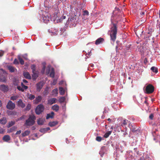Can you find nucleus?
Returning a JSON list of instances; mask_svg holds the SVG:
<instances>
[{
    "instance_id": "nucleus-50",
    "label": "nucleus",
    "mask_w": 160,
    "mask_h": 160,
    "mask_svg": "<svg viewBox=\"0 0 160 160\" xmlns=\"http://www.w3.org/2000/svg\"><path fill=\"white\" fill-rule=\"evenodd\" d=\"M145 158L144 160H151V158L149 157H146L145 156Z\"/></svg>"
},
{
    "instance_id": "nucleus-33",
    "label": "nucleus",
    "mask_w": 160,
    "mask_h": 160,
    "mask_svg": "<svg viewBox=\"0 0 160 160\" xmlns=\"http://www.w3.org/2000/svg\"><path fill=\"white\" fill-rule=\"evenodd\" d=\"M59 93L61 95H63L65 93V91L63 88L62 87H60L59 88Z\"/></svg>"
},
{
    "instance_id": "nucleus-62",
    "label": "nucleus",
    "mask_w": 160,
    "mask_h": 160,
    "mask_svg": "<svg viewBox=\"0 0 160 160\" xmlns=\"http://www.w3.org/2000/svg\"><path fill=\"white\" fill-rule=\"evenodd\" d=\"M19 120H20V119H19V118L17 119V121H19Z\"/></svg>"
},
{
    "instance_id": "nucleus-34",
    "label": "nucleus",
    "mask_w": 160,
    "mask_h": 160,
    "mask_svg": "<svg viewBox=\"0 0 160 160\" xmlns=\"http://www.w3.org/2000/svg\"><path fill=\"white\" fill-rule=\"evenodd\" d=\"M132 128L130 127L131 130L133 132V133L137 132H138V129L137 128L135 127L133 128V126L131 125Z\"/></svg>"
},
{
    "instance_id": "nucleus-64",
    "label": "nucleus",
    "mask_w": 160,
    "mask_h": 160,
    "mask_svg": "<svg viewBox=\"0 0 160 160\" xmlns=\"http://www.w3.org/2000/svg\"><path fill=\"white\" fill-rule=\"evenodd\" d=\"M159 29H160V25H159Z\"/></svg>"
},
{
    "instance_id": "nucleus-37",
    "label": "nucleus",
    "mask_w": 160,
    "mask_h": 160,
    "mask_svg": "<svg viewBox=\"0 0 160 160\" xmlns=\"http://www.w3.org/2000/svg\"><path fill=\"white\" fill-rule=\"evenodd\" d=\"M35 98V97L34 95L32 94H30L28 96V98L31 100H33V99H34Z\"/></svg>"
},
{
    "instance_id": "nucleus-24",
    "label": "nucleus",
    "mask_w": 160,
    "mask_h": 160,
    "mask_svg": "<svg viewBox=\"0 0 160 160\" xmlns=\"http://www.w3.org/2000/svg\"><path fill=\"white\" fill-rule=\"evenodd\" d=\"M8 68L10 72H14L15 70L16 69L13 67L11 66H8Z\"/></svg>"
},
{
    "instance_id": "nucleus-11",
    "label": "nucleus",
    "mask_w": 160,
    "mask_h": 160,
    "mask_svg": "<svg viewBox=\"0 0 160 160\" xmlns=\"http://www.w3.org/2000/svg\"><path fill=\"white\" fill-rule=\"evenodd\" d=\"M7 122V118L5 117H3L0 119V124L5 125Z\"/></svg>"
},
{
    "instance_id": "nucleus-13",
    "label": "nucleus",
    "mask_w": 160,
    "mask_h": 160,
    "mask_svg": "<svg viewBox=\"0 0 160 160\" xmlns=\"http://www.w3.org/2000/svg\"><path fill=\"white\" fill-rule=\"evenodd\" d=\"M104 39L103 38H98L95 42V44L98 45L102 42L104 41Z\"/></svg>"
},
{
    "instance_id": "nucleus-60",
    "label": "nucleus",
    "mask_w": 160,
    "mask_h": 160,
    "mask_svg": "<svg viewBox=\"0 0 160 160\" xmlns=\"http://www.w3.org/2000/svg\"><path fill=\"white\" fill-rule=\"evenodd\" d=\"M108 121H111V119L110 118H109L108 119Z\"/></svg>"
},
{
    "instance_id": "nucleus-18",
    "label": "nucleus",
    "mask_w": 160,
    "mask_h": 160,
    "mask_svg": "<svg viewBox=\"0 0 160 160\" xmlns=\"http://www.w3.org/2000/svg\"><path fill=\"white\" fill-rule=\"evenodd\" d=\"M45 121L44 119H42V118H39L37 121V123L38 125H42L43 124L44 122Z\"/></svg>"
},
{
    "instance_id": "nucleus-57",
    "label": "nucleus",
    "mask_w": 160,
    "mask_h": 160,
    "mask_svg": "<svg viewBox=\"0 0 160 160\" xmlns=\"http://www.w3.org/2000/svg\"><path fill=\"white\" fill-rule=\"evenodd\" d=\"M44 129H41L40 130V131L41 132H43V131L44 130Z\"/></svg>"
},
{
    "instance_id": "nucleus-56",
    "label": "nucleus",
    "mask_w": 160,
    "mask_h": 160,
    "mask_svg": "<svg viewBox=\"0 0 160 160\" xmlns=\"http://www.w3.org/2000/svg\"><path fill=\"white\" fill-rule=\"evenodd\" d=\"M62 19H64L66 18V16H62Z\"/></svg>"
},
{
    "instance_id": "nucleus-12",
    "label": "nucleus",
    "mask_w": 160,
    "mask_h": 160,
    "mask_svg": "<svg viewBox=\"0 0 160 160\" xmlns=\"http://www.w3.org/2000/svg\"><path fill=\"white\" fill-rule=\"evenodd\" d=\"M23 75L25 78L29 79H31V77L30 75L28 72H24L23 73Z\"/></svg>"
},
{
    "instance_id": "nucleus-52",
    "label": "nucleus",
    "mask_w": 160,
    "mask_h": 160,
    "mask_svg": "<svg viewBox=\"0 0 160 160\" xmlns=\"http://www.w3.org/2000/svg\"><path fill=\"white\" fill-rule=\"evenodd\" d=\"M4 52L2 50L0 51V57L2 56L4 54Z\"/></svg>"
},
{
    "instance_id": "nucleus-2",
    "label": "nucleus",
    "mask_w": 160,
    "mask_h": 160,
    "mask_svg": "<svg viewBox=\"0 0 160 160\" xmlns=\"http://www.w3.org/2000/svg\"><path fill=\"white\" fill-rule=\"evenodd\" d=\"M36 119V117L34 115H30L28 118L26 120L25 124L28 126L33 125L35 122Z\"/></svg>"
},
{
    "instance_id": "nucleus-48",
    "label": "nucleus",
    "mask_w": 160,
    "mask_h": 160,
    "mask_svg": "<svg viewBox=\"0 0 160 160\" xmlns=\"http://www.w3.org/2000/svg\"><path fill=\"white\" fill-rule=\"evenodd\" d=\"M31 108V105L29 104H28L27 107V108H26L27 110H29Z\"/></svg>"
},
{
    "instance_id": "nucleus-22",
    "label": "nucleus",
    "mask_w": 160,
    "mask_h": 160,
    "mask_svg": "<svg viewBox=\"0 0 160 160\" xmlns=\"http://www.w3.org/2000/svg\"><path fill=\"white\" fill-rule=\"evenodd\" d=\"M54 113L53 112H52L50 113L47 114L46 119H48L49 118H52L53 117Z\"/></svg>"
},
{
    "instance_id": "nucleus-20",
    "label": "nucleus",
    "mask_w": 160,
    "mask_h": 160,
    "mask_svg": "<svg viewBox=\"0 0 160 160\" xmlns=\"http://www.w3.org/2000/svg\"><path fill=\"white\" fill-rule=\"evenodd\" d=\"M38 76V73H37V72H34V73H33V74L32 75V79L33 80H35L36 79Z\"/></svg>"
},
{
    "instance_id": "nucleus-55",
    "label": "nucleus",
    "mask_w": 160,
    "mask_h": 160,
    "mask_svg": "<svg viewBox=\"0 0 160 160\" xmlns=\"http://www.w3.org/2000/svg\"><path fill=\"white\" fill-rule=\"evenodd\" d=\"M22 81H23V83H28V81H27L25 79H23Z\"/></svg>"
},
{
    "instance_id": "nucleus-14",
    "label": "nucleus",
    "mask_w": 160,
    "mask_h": 160,
    "mask_svg": "<svg viewBox=\"0 0 160 160\" xmlns=\"http://www.w3.org/2000/svg\"><path fill=\"white\" fill-rule=\"evenodd\" d=\"M43 22L45 23H48L50 19L48 16H42Z\"/></svg>"
},
{
    "instance_id": "nucleus-1",
    "label": "nucleus",
    "mask_w": 160,
    "mask_h": 160,
    "mask_svg": "<svg viewBox=\"0 0 160 160\" xmlns=\"http://www.w3.org/2000/svg\"><path fill=\"white\" fill-rule=\"evenodd\" d=\"M110 30L109 31L111 39L114 42L116 38V35L117 32V28L116 24L112 22Z\"/></svg>"
},
{
    "instance_id": "nucleus-41",
    "label": "nucleus",
    "mask_w": 160,
    "mask_h": 160,
    "mask_svg": "<svg viewBox=\"0 0 160 160\" xmlns=\"http://www.w3.org/2000/svg\"><path fill=\"white\" fill-rule=\"evenodd\" d=\"M17 88L19 91H21L22 92H24V89L21 87L20 86H17Z\"/></svg>"
},
{
    "instance_id": "nucleus-46",
    "label": "nucleus",
    "mask_w": 160,
    "mask_h": 160,
    "mask_svg": "<svg viewBox=\"0 0 160 160\" xmlns=\"http://www.w3.org/2000/svg\"><path fill=\"white\" fill-rule=\"evenodd\" d=\"M13 63V64L16 65L18 64H19V62L18 59L16 58L14 60Z\"/></svg>"
},
{
    "instance_id": "nucleus-4",
    "label": "nucleus",
    "mask_w": 160,
    "mask_h": 160,
    "mask_svg": "<svg viewBox=\"0 0 160 160\" xmlns=\"http://www.w3.org/2000/svg\"><path fill=\"white\" fill-rule=\"evenodd\" d=\"M154 87L151 84L148 85L145 88V92L147 94L152 93L154 91Z\"/></svg>"
},
{
    "instance_id": "nucleus-26",
    "label": "nucleus",
    "mask_w": 160,
    "mask_h": 160,
    "mask_svg": "<svg viewBox=\"0 0 160 160\" xmlns=\"http://www.w3.org/2000/svg\"><path fill=\"white\" fill-rule=\"evenodd\" d=\"M128 121L126 119H124L122 122L121 126L122 127H126Z\"/></svg>"
},
{
    "instance_id": "nucleus-53",
    "label": "nucleus",
    "mask_w": 160,
    "mask_h": 160,
    "mask_svg": "<svg viewBox=\"0 0 160 160\" xmlns=\"http://www.w3.org/2000/svg\"><path fill=\"white\" fill-rule=\"evenodd\" d=\"M25 116H22L21 117L19 118V119H20V120H22L23 119H24L25 118Z\"/></svg>"
},
{
    "instance_id": "nucleus-38",
    "label": "nucleus",
    "mask_w": 160,
    "mask_h": 160,
    "mask_svg": "<svg viewBox=\"0 0 160 160\" xmlns=\"http://www.w3.org/2000/svg\"><path fill=\"white\" fill-rule=\"evenodd\" d=\"M18 60L20 62V63L21 65H23L24 64V61L23 59L20 56L18 57Z\"/></svg>"
},
{
    "instance_id": "nucleus-28",
    "label": "nucleus",
    "mask_w": 160,
    "mask_h": 160,
    "mask_svg": "<svg viewBox=\"0 0 160 160\" xmlns=\"http://www.w3.org/2000/svg\"><path fill=\"white\" fill-rule=\"evenodd\" d=\"M50 77L53 78L55 76V72L54 69L53 68H52L51 69V71L50 73Z\"/></svg>"
},
{
    "instance_id": "nucleus-45",
    "label": "nucleus",
    "mask_w": 160,
    "mask_h": 160,
    "mask_svg": "<svg viewBox=\"0 0 160 160\" xmlns=\"http://www.w3.org/2000/svg\"><path fill=\"white\" fill-rule=\"evenodd\" d=\"M83 15L85 16L86 15H89V12L87 10H84L83 11Z\"/></svg>"
},
{
    "instance_id": "nucleus-43",
    "label": "nucleus",
    "mask_w": 160,
    "mask_h": 160,
    "mask_svg": "<svg viewBox=\"0 0 160 160\" xmlns=\"http://www.w3.org/2000/svg\"><path fill=\"white\" fill-rule=\"evenodd\" d=\"M102 140V138L100 136H97L96 138V140L98 142H100Z\"/></svg>"
},
{
    "instance_id": "nucleus-63",
    "label": "nucleus",
    "mask_w": 160,
    "mask_h": 160,
    "mask_svg": "<svg viewBox=\"0 0 160 160\" xmlns=\"http://www.w3.org/2000/svg\"><path fill=\"white\" fill-rule=\"evenodd\" d=\"M93 66H94L92 64V65H91V66L92 67H93Z\"/></svg>"
},
{
    "instance_id": "nucleus-31",
    "label": "nucleus",
    "mask_w": 160,
    "mask_h": 160,
    "mask_svg": "<svg viewBox=\"0 0 160 160\" xmlns=\"http://www.w3.org/2000/svg\"><path fill=\"white\" fill-rule=\"evenodd\" d=\"M58 124V122H50L49 123V125L50 127L54 126Z\"/></svg>"
},
{
    "instance_id": "nucleus-29",
    "label": "nucleus",
    "mask_w": 160,
    "mask_h": 160,
    "mask_svg": "<svg viewBox=\"0 0 160 160\" xmlns=\"http://www.w3.org/2000/svg\"><path fill=\"white\" fill-rule=\"evenodd\" d=\"M7 113L9 116L16 114V112L14 111H7Z\"/></svg>"
},
{
    "instance_id": "nucleus-6",
    "label": "nucleus",
    "mask_w": 160,
    "mask_h": 160,
    "mask_svg": "<svg viewBox=\"0 0 160 160\" xmlns=\"http://www.w3.org/2000/svg\"><path fill=\"white\" fill-rule=\"evenodd\" d=\"M140 153L139 151H137L134 153V154L137 157H139L140 156H141L139 157L138 160H144L145 156H146V155H144L142 153H141V154Z\"/></svg>"
},
{
    "instance_id": "nucleus-5",
    "label": "nucleus",
    "mask_w": 160,
    "mask_h": 160,
    "mask_svg": "<svg viewBox=\"0 0 160 160\" xmlns=\"http://www.w3.org/2000/svg\"><path fill=\"white\" fill-rule=\"evenodd\" d=\"M6 108L12 110L14 109L15 107V105L11 101L9 100L8 102Z\"/></svg>"
},
{
    "instance_id": "nucleus-54",
    "label": "nucleus",
    "mask_w": 160,
    "mask_h": 160,
    "mask_svg": "<svg viewBox=\"0 0 160 160\" xmlns=\"http://www.w3.org/2000/svg\"><path fill=\"white\" fill-rule=\"evenodd\" d=\"M140 14H141V17H142V16H143L145 14V12H141Z\"/></svg>"
},
{
    "instance_id": "nucleus-9",
    "label": "nucleus",
    "mask_w": 160,
    "mask_h": 160,
    "mask_svg": "<svg viewBox=\"0 0 160 160\" xmlns=\"http://www.w3.org/2000/svg\"><path fill=\"white\" fill-rule=\"evenodd\" d=\"M48 104L52 105L56 103L57 101V100L56 98H53L48 100Z\"/></svg>"
},
{
    "instance_id": "nucleus-32",
    "label": "nucleus",
    "mask_w": 160,
    "mask_h": 160,
    "mask_svg": "<svg viewBox=\"0 0 160 160\" xmlns=\"http://www.w3.org/2000/svg\"><path fill=\"white\" fill-rule=\"evenodd\" d=\"M30 133V131L28 130H26L24 132L22 133V137H25L28 135Z\"/></svg>"
},
{
    "instance_id": "nucleus-3",
    "label": "nucleus",
    "mask_w": 160,
    "mask_h": 160,
    "mask_svg": "<svg viewBox=\"0 0 160 160\" xmlns=\"http://www.w3.org/2000/svg\"><path fill=\"white\" fill-rule=\"evenodd\" d=\"M44 107L42 104H40L38 105L36 108L35 112L37 115H39L41 114L44 110Z\"/></svg>"
},
{
    "instance_id": "nucleus-8",
    "label": "nucleus",
    "mask_w": 160,
    "mask_h": 160,
    "mask_svg": "<svg viewBox=\"0 0 160 160\" xmlns=\"http://www.w3.org/2000/svg\"><path fill=\"white\" fill-rule=\"evenodd\" d=\"M44 85L42 82H40L36 84V89L37 91L40 92Z\"/></svg>"
},
{
    "instance_id": "nucleus-35",
    "label": "nucleus",
    "mask_w": 160,
    "mask_h": 160,
    "mask_svg": "<svg viewBox=\"0 0 160 160\" xmlns=\"http://www.w3.org/2000/svg\"><path fill=\"white\" fill-rule=\"evenodd\" d=\"M112 131H108L104 135V137L107 138H108L109 136L112 133Z\"/></svg>"
},
{
    "instance_id": "nucleus-7",
    "label": "nucleus",
    "mask_w": 160,
    "mask_h": 160,
    "mask_svg": "<svg viewBox=\"0 0 160 160\" xmlns=\"http://www.w3.org/2000/svg\"><path fill=\"white\" fill-rule=\"evenodd\" d=\"M0 90L4 92H7L9 90L8 87L5 84L1 85L0 86Z\"/></svg>"
},
{
    "instance_id": "nucleus-10",
    "label": "nucleus",
    "mask_w": 160,
    "mask_h": 160,
    "mask_svg": "<svg viewBox=\"0 0 160 160\" xmlns=\"http://www.w3.org/2000/svg\"><path fill=\"white\" fill-rule=\"evenodd\" d=\"M42 99V97L40 96H38L34 100V103L35 104H37L39 102H40Z\"/></svg>"
},
{
    "instance_id": "nucleus-19",
    "label": "nucleus",
    "mask_w": 160,
    "mask_h": 160,
    "mask_svg": "<svg viewBox=\"0 0 160 160\" xmlns=\"http://www.w3.org/2000/svg\"><path fill=\"white\" fill-rule=\"evenodd\" d=\"M12 83L13 85L15 86H18L19 83V80L18 79L16 78H14L13 79Z\"/></svg>"
},
{
    "instance_id": "nucleus-16",
    "label": "nucleus",
    "mask_w": 160,
    "mask_h": 160,
    "mask_svg": "<svg viewBox=\"0 0 160 160\" xmlns=\"http://www.w3.org/2000/svg\"><path fill=\"white\" fill-rule=\"evenodd\" d=\"M2 139L5 142H8L10 140V136L8 135H6L3 137Z\"/></svg>"
},
{
    "instance_id": "nucleus-21",
    "label": "nucleus",
    "mask_w": 160,
    "mask_h": 160,
    "mask_svg": "<svg viewBox=\"0 0 160 160\" xmlns=\"http://www.w3.org/2000/svg\"><path fill=\"white\" fill-rule=\"evenodd\" d=\"M15 123V122L14 121H11L9 122L7 126V128H9L13 125H14Z\"/></svg>"
},
{
    "instance_id": "nucleus-25",
    "label": "nucleus",
    "mask_w": 160,
    "mask_h": 160,
    "mask_svg": "<svg viewBox=\"0 0 160 160\" xmlns=\"http://www.w3.org/2000/svg\"><path fill=\"white\" fill-rule=\"evenodd\" d=\"M52 95H54L55 96H57L58 94V89L57 88H55L54 89L52 92Z\"/></svg>"
},
{
    "instance_id": "nucleus-39",
    "label": "nucleus",
    "mask_w": 160,
    "mask_h": 160,
    "mask_svg": "<svg viewBox=\"0 0 160 160\" xmlns=\"http://www.w3.org/2000/svg\"><path fill=\"white\" fill-rule=\"evenodd\" d=\"M31 68L32 70V73H34V72H36V66L35 65H31Z\"/></svg>"
},
{
    "instance_id": "nucleus-59",
    "label": "nucleus",
    "mask_w": 160,
    "mask_h": 160,
    "mask_svg": "<svg viewBox=\"0 0 160 160\" xmlns=\"http://www.w3.org/2000/svg\"><path fill=\"white\" fill-rule=\"evenodd\" d=\"M2 106V103L1 100H0V107H1Z\"/></svg>"
},
{
    "instance_id": "nucleus-44",
    "label": "nucleus",
    "mask_w": 160,
    "mask_h": 160,
    "mask_svg": "<svg viewBox=\"0 0 160 160\" xmlns=\"http://www.w3.org/2000/svg\"><path fill=\"white\" fill-rule=\"evenodd\" d=\"M21 85L22 88L24 89V90H26L28 88V87L24 85L23 82H21Z\"/></svg>"
},
{
    "instance_id": "nucleus-61",
    "label": "nucleus",
    "mask_w": 160,
    "mask_h": 160,
    "mask_svg": "<svg viewBox=\"0 0 160 160\" xmlns=\"http://www.w3.org/2000/svg\"><path fill=\"white\" fill-rule=\"evenodd\" d=\"M144 102H145V103H146V104H147L148 103H147V101L146 100H145V101Z\"/></svg>"
},
{
    "instance_id": "nucleus-27",
    "label": "nucleus",
    "mask_w": 160,
    "mask_h": 160,
    "mask_svg": "<svg viewBox=\"0 0 160 160\" xmlns=\"http://www.w3.org/2000/svg\"><path fill=\"white\" fill-rule=\"evenodd\" d=\"M0 81L2 82H6L5 77L2 74H0Z\"/></svg>"
},
{
    "instance_id": "nucleus-51",
    "label": "nucleus",
    "mask_w": 160,
    "mask_h": 160,
    "mask_svg": "<svg viewBox=\"0 0 160 160\" xmlns=\"http://www.w3.org/2000/svg\"><path fill=\"white\" fill-rule=\"evenodd\" d=\"M21 130H19L18 131H17L16 133H15V135H18L20 134L21 133Z\"/></svg>"
},
{
    "instance_id": "nucleus-58",
    "label": "nucleus",
    "mask_w": 160,
    "mask_h": 160,
    "mask_svg": "<svg viewBox=\"0 0 160 160\" xmlns=\"http://www.w3.org/2000/svg\"><path fill=\"white\" fill-rule=\"evenodd\" d=\"M46 131H48V130H49L50 129V128H46Z\"/></svg>"
},
{
    "instance_id": "nucleus-47",
    "label": "nucleus",
    "mask_w": 160,
    "mask_h": 160,
    "mask_svg": "<svg viewBox=\"0 0 160 160\" xmlns=\"http://www.w3.org/2000/svg\"><path fill=\"white\" fill-rule=\"evenodd\" d=\"M5 132V129L0 127V134L4 133Z\"/></svg>"
},
{
    "instance_id": "nucleus-30",
    "label": "nucleus",
    "mask_w": 160,
    "mask_h": 160,
    "mask_svg": "<svg viewBox=\"0 0 160 160\" xmlns=\"http://www.w3.org/2000/svg\"><path fill=\"white\" fill-rule=\"evenodd\" d=\"M151 70L155 73H157L158 71V68L154 66L152 67L151 68Z\"/></svg>"
},
{
    "instance_id": "nucleus-23",
    "label": "nucleus",
    "mask_w": 160,
    "mask_h": 160,
    "mask_svg": "<svg viewBox=\"0 0 160 160\" xmlns=\"http://www.w3.org/2000/svg\"><path fill=\"white\" fill-rule=\"evenodd\" d=\"M17 128V127L16 126H13L12 128H10L8 130V132H12L16 130Z\"/></svg>"
},
{
    "instance_id": "nucleus-17",
    "label": "nucleus",
    "mask_w": 160,
    "mask_h": 160,
    "mask_svg": "<svg viewBox=\"0 0 160 160\" xmlns=\"http://www.w3.org/2000/svg\"><path fill=\"white\" fill-rule=\"evenodd\" d=\"M59 106L57 104H55L53 105L52 108V109L56 112H58L59 110Z\"/></svg>"
},
{
    "instance_id": "nucleus-15",
    "label": "nucleus",
    "mask_w": 160,
    "mask_h": 160,
    "mask_svg": "<svg viewBox=\"0 0 160 160\" xmlns=\"http://www.w3.org/2000/svg\"><path fill=\"white\" fill-rule=\"evenodd\" d=\"M18 106L21 107L22 108H24L25 107V104L23 103L21 99H19L18 102Z\"/></svg>"
},
{
    "instance_id": "nucleus-42",
    "label": "nucleus",
    "mask_w": 160,
    "mask_h": 160,
    "mask_svg": "<svg viewBox=\"0 0 160 160\" xmlns=\"http://www.w3.org/2000/svg\"><path fill=\"white\" fill-rule=\"evenodd\" d=\"M65 100V98L64 97H60V98L59 99V101L60 103H62V102H64Z\"/></svg>"
},
{
    "instance_id": "nucleus-49",
    "label": "nucleus",
    "mask_w": 160,
    "mask_h": 160,
    "mask_svg": "<svg viewBox=\"0 0 160 160\" xmlns=\"http://www.w3.org/2000/svg\"><path fill=\"white\" fill-rule=\"evenodd\" d=\"M153 114L152 113L150 115V116H149V118L150 119L152 120L153 119Z\"/></svg>"
},
{
    "instance_id": "nucleus-36",
    "label": "nucleus",
    "mask_w": 160,
    "mask_h": 160,
    "mask_svg": "<svg viewBox=\"0 0 160 160\" xmlns=\"http://www.w3.org/2000/svg\"><path fill=\"white\" fill-rule=\"evenodd\" d=\"M104 147H102L100 149V151L99 152V154L101 155V156L102 157L104 154Z\"/></svg>"
},
{
    "instance_id": "nucleus-40",
    "label": "nucleus",
    "mask_w": 160,
    "mask_h": 160,
    "mask_svg": "<svg viewBox=\"0 0 160 160\" xmlns=\"http://www.w3.org/2000/svg\"><path fill=\"white\" fill-rule=\"evenodd\" d=\"M18 96L17 95L12 96L10 98V99L12 100H16L18 98Z\"/></svg>"
}]
</instances>
